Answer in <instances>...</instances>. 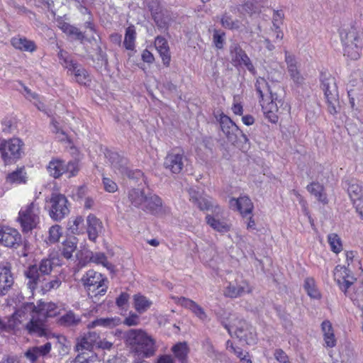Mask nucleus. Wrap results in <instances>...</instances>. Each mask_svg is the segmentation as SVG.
I'll list each match as a JSON object with an SVG mask.
<instances>
[{
  "label": "nucleus",
  "mask_w": 363,
  "mask_h": 363,
  "mask_svg": "<svg viewBox=\"0 0 363 363\" xmlns=\"http://www.w3.org/2000/svg\"><path fill=\"white\" fill-rule=\"evenodd\" d=\"M340 36L344 55L350 60L359 59L363 46V33L360 28L353 24L343 26Z\"/></svg>",
  "instance_id": "1"
},
{
  "label": "nucleus",
  "mask_w": 363,
  "mask_h": 363,
  "mask_svg": "<svg viewBox=\"0 0 363 363\" xmlns=\"http://www.w3.org/2000/svg\"><path fill=\"white\" fill-rule=\"evenodd\" d=\"M126 343L130 350L143 357L153 356L157 351L156 341L142 329H131L125 333Z\"/></svg>",
  "instance_id": "2"
},
{
  "label": "nucleus",
  "mask_w": 363,
  "mask_h": 363,
  "mask_svg": "<svg viewBox=\"0 0 363 363\" xmlns=\"http://www.w3.org/2000/svg\"><path fill=\"white\" fill-rule=\"evenodd\" d=\"M334 279L340 290L355 304L359 306L363 301V283L360 282L355 285L354 290L351 291L350 288L356 281V278L352 274L350 270L342 265H337L335 268Z\"/></svg>",
  "instance_id": "3"
},
{
  "label": "nucleus",
  "mask_w": 363,
  "mask_h": 363,
  "mask_svg": "<svg viewBox=\"0 0 363 363\" xmlns=\"http://www.w3.org/2000/svg\"><path fill=\"white\" fill-rule=\"evenodd\" d=\"M53 262L50 259H43L39 265H31L24 272L28 279V288L33 291L45 280V276L49 274L52 270Z\"/></svg>",
  "instance_id": "4"
},
{
  "label": "nucleus",
  "mask_w": 363,
  "mask_h": 363,
  "mask_svg": "<svg viewBox=\"0 0 363 363\" xmlns=\"http://www.w3.org/2000/svg\"><path fill=\"white\" fill-rule=\"evenodd\" d=\"M82 282L89 296L96 297L99 295L104 296L108 289L107 279L101 273L93 269L89 270L83 275Z\"/></svg>",
  "instance_id": "5"
},
{
  "label": "nucleus",
  "mask_w": 363,
  "mask_h": 363,
  "mask_svg": "<svg viewBox=\"0 0 363 363\" xmlns=\"http://www.w3.org/2000/svg\"><path fill=\"white\" fill-rule=\"evenodd\" d=\"M259 103L264 116L273 123L278 121L279 115L290 110L289 105L279 99L276 93L264 99V101H259Z\"/></svg>",
  "instance_id": "6"
},
{
  "label": "nucleus",
  "mask_w": 363,
  "mask_h": 363,
  "mask_svg": "<svg viewBox=\"0 0 363 363\" xmlns=\"http://www.w3.org/2000/svg\"><path fill=\"white\" fill-rule=\"evenodd\" d=\"M40 208L34 202L21 208L17 220L23 232L28 233L35 228L40 222Z\"/></svg>",
  "instance_id": "7"
},
{
  "label": "nucleus",
  "mask_w": 363,
  "mask_h": 363,
  "mask_svg": "<svg viewBox=\"0 0 363 363\" xmlns=\"http://www.w3.org/2000/svg\"><path fill=\"white\" fill-rule=\"evenodd\" d=\"M322 89L326 99L328 111L332 115L337 114L340 112V104L335 78L331 76L324 78L322 80Z\"/></svg>",
  "instance_id": "8"
},
{
  "label": "nucleus",
  "mask_w": 363,
  "mask_h": 363,
  "mask_svg": "<svg viewBox=\"0 0 363 363\" xmlns=\"http://www.w3.org/2000/svg\"><path fill=\"white\" fill-rule=\"evenodd\" d=\"M222 324L231 336H235L240 340H244L247 344L255 342L253 337H251L250 340L247 337V323L243 320L239 319L235 315H230L228 323L222 321ZM249 334L251 336L253 335L252 332H249Z\"/></svg>",
  "instance_id": "9"
},
{
  "label": "nucleus",
  "mask_w": 363,
  "mask_h": 363,
  "mask_svg": "<svg viewBox=\"0 0 363 363\" xmlns=\"http://www.w3.org/2000/svg\"><path fill=\"white\" fill-rule=\"evenodd\" d=\"M347 94L352 108H363V79L359 74L352 75L347 84Z\"/></svg>",
  "instance_id": "10"
},
{
  "label": "nucleus",
  "mask_w": 363,
  "mask_h": 363,
  "mask_svg": "<svg viewBox=\"0 0 363 363\" xmlns=\"http://www.w3.org/2000/svg\"><path fill=\"white\" fill-rule=\"evenodd\" d=\"M23 143L18 138H13L3 140L0 143L1 157L6 163H11L19 159L22 155Z\"/></svg>",
  "instance_id": "11"
},
{
  "label": "nucleus",
  "mask_w": 363,
  "mask_h": 363,
  "mask_svg": "<svg viewBox=\"0 0 363 363\" xmlns=\"http://www.w3.org/2000/svg\"><path fill=\"white\" fill-rule=\"evenodd\" d=\"M223 215V209L216 204L211 213L206 216V222L214 230L220 233H225L230 230L231 225Z\"/></svg>",
  "instance_id": "12"
},
{
  "label": "nucleus",
  "mask_w": 363,
  "mask_h": 363,
  "mask_svg": "<svg viewBox=\"0 0 363 363\" xmlns=\"http://www.w3.org/2000/svg\"><path fill=\"white\" fill-rule=\"evenodd\" d=\"M50 216L55 220H60L68 215L69 210L67 198L61 194H52L50 200Z\"/></svg>",
  "instance_id": "13"
},
{
  "label": "nucleus",
  "mask_w": 363,
  "mask_h": 363,
  "mask_svg": "<svg viewBox=\"0 0 363 363\" xmlns=\"http://www.w3.org/2000/svg\"><path fill=\"white\" fill-rule=\"evenodd\" d=\"M22 242L19 232L15 228L0 224V245L9 248H17Z\"/></svg>",
  "instance_id": "14"
},
{
  "label": "nucleus",
  "mask_w": 363,
  "mask_h": 363,
  "mask_svg": "<svg viewBox=\"0 0 363 363\" xmlns=\"http://www.w3.org/2000/svg\"><path fill=\"white\" fill-rule=\"evenodd\" d=\"M45 320H46L40 315H38L36 313H34L33 315H31L29 321L25 323L26 329L30 335H35L37 337L46 336L48 334L49 330L45 323Z\"/></svg>",
  "instance_id": "15"
},
{
  "label": "nucleus",
  "mask_w": 363,
  "mask_h": 363,
  "mask_svg": "<svg viewBox=\"0 0 363 363\" xmlns=\"http://www.w3.org/2000/svg\"><path fill=\"white\" fill-rule=\"evenodd\" d=\"M99 335L96 332H88L77 339L75 350L77 352H93L94 346L97 343Z\"/></svg>",
  "instance_id": "16"
},
{
  "label": "nucleus",
  "mask_w": 363,
  "mask_h": 363,
  "mask_svg": "<svg viewBox=\"0 0 363 363\" xmlns=\"http://www.w3.org/2000/svg\"><path fill=\"white\" fill-rule=\"evenodd\" d=\"M251 291L249 284L240 279H236L234 282H230L224 290V295L230 298H237Z\"/></svg>",
  "instance_id": "17"
},
{
  "label": "nucleus",
  "mask_w": 363,
  "mask_h": 363,
  "mask_svg": "<svg viewBox=\"0 0 363 363\" xmlns=\"http://www.w3.org/2000/svg\"><path fill=\"white\" fill-rule=\"evenodd\" d=\"M172 298L174 300L175 303L189 309L198 318H199L203 322L208 320V315L204 311L203 308L197 304L195 301L183 296H172Z\"/></svg>",
  "instance_id": "18"
},
{
  "label": "nucleus",
  "mask_w": 363,
  "mask_h": 363,
  "mask_svg": "<svg viewBox=\"0 0 363 363\" xmlns=\"http://www.w3.org/2000/svg\"><path fill=\"white\" fill-rule=\"evenodd\" d=\"M184 166V156L183 152L169 153L164 161V167L172 173L178 174L181 172Z\"/></svg>",
  "instance_id": "19"
},
{
  "label": "nucleus",
  "mask_w": 363,
  "mask_h": 363,
  "mask_svg": "<svg viewBox=\"0 0 363 363\" xmlns=\"http://www.w3.org/2000/svg\"><path fill=\"white\" fill-rule=\"evenodd\" d=\"M14 278L10 264L0 265V296L5 295L12 287Z\"/></svg>",
  "instance_id": "20"
},
{
  "label": "nucleus",
  "mask_w": 363,
  "mask_h": 363,
  "mask_svg": "<svg viewBox=\"0 0 363 363\" xmlns=\"http://www.w3.org/2000/svg\"><path fill=\"white\" fill-rule=\"evenodd\" d=\"M230 52L233 61L238 65H244L250 72L255 73V69L250 59L239 45H232Z\"/></svg>",
  "instance_id": "21"
},
{
  "label": "nucleus",
  "mask_w": 363,
  "mask_h": 363,
  "mask_svg": "<svg viewBox=\"0 0 363 363\" xmlns=\"http://www.w3.org/2000/svg\"><path fill=\"white\" fill-rule=\"evenodd\" d=\"M110 160L111 167L116 173L125 175L128 177H131L134 174H135L137 177L141 176L143 174L140 171L132 172V171L130 170L126 166V159L121 157L117 153H112L110 157Z\"/></svg>",
  "instance_id": "22"
},
{
  "label": "nucleus",
  "mask_w": 363,
  "mask_h": 363,
  "mask_svg": "<svg viewBox=\"0 0 363 363\" xmlns=\"http://www.w3.org/2000/svg\"><path fill=\"white\" fill-rule=\"evenodd\" d=\"M190 201L196 205L201 211H213L216 206L211 201V198L203 194L202 192L197 191L194 189L189 191Z\"/></svg>",
  "instance_id": "23"
},
{
  "label": "nucleus",
  "mask_w": 363,
  "mask_h": 363,
  "mask_svg": "<svg viewBox=\"0 0 363 363\" xmlns=\"http://www.w3.org/2000/svg\"><path fill=\"white\" fill-rule=\"evenodd\" d=\"M230 207L238 210L243 216L250 214L253 210V203L247 196H240L238 199H231L229 201Z\"/></svg>",
  "instance_id": "24"
},
{
  "label": "nucleus",
  "mask_w": 363,
  "mask_h": 363,
  "mask_svg": "<svg viewBox=\"0 0 363 363\" xmlns=\"http://www.w3.org/2000/svg\"><path fill=\"white\" fill-rule=\"evenodd\" d=\"M35 313L46 320L47 318L57 315L60 313V308L54 303L38 301L37 306H35Z\"/></svg>",
  "instance_id": "25"
},
{
  "label": "nucleus",
  "mask_w": 363,
  "mask_h": 363,
  "mask_svg": "<svg viewBox=\"0 0 363 363\" xmlns=\"http://www.w3.org/2000/svg\"><path fill=\"white\" fill-rule=\"evenodd\" d=\"M155 46L162 58L163 65L166 67H169L171 56L167 40L163 37L157 36L155 40Z\"/></svg>",
  "instance_id": "26"
},
{
  "label": "nucleus",
  "mask_w": 363,
  "mask_h": 363,
  "mask_svg": "<svg viewBox=\"0 0 363 363\" xmlns=\"http://www.w3.org/2000/svg\"><path fill=\"white\" fill-rule=\"evenodd\" d=\"M220 124L226 137L231 141L234 140L236 132L238 130L236 124L228 116L224 114L220 115Z\"/></svg>",
  "instance_id": "27"
},
{
  "label": "nucleus",
  "mask_w": 363,
  "mask_h": 363,
  "mask_svg": "<svg viewBox=\"0 0 363 363\" xmlns=\"http://www.w3.org/2000/svg\"><path fill=\"white\" fill-rule=\"evenodd\" d=\"M324 345L327 347H334L336 345L337 340L334 333L332 323L329 320H324L321 323Z\"/></svg>",
  "instance_id": "28"
},
{
  "label": "nucleus",
  "mask_w": 363,
  "mask_h": 363,
  "mask_svg": "<svg viewBox=\"0 0 363 363\" xmlns=\"http://www.w3.org/2000/svg\"><path fill=\"white\" fill-rule=\"evenodd\" d=\"M89 238L95 241L102 231V223L94 215H89L86 219Z\"/></svg>",
  "instance_id": "29"
},
{
  "label": "nucleus",
  "mask_w": 363,
  "mask_h": 363,
  "mask_svg": "<svg viewBox=\"0 0 363 363\" xmlns=\"http://www.w3.org/2000/svg\"><path fill=\"white\" fill-rule=\"evenodd\" d=\"M142 209L149 211L154 214H159L162 211V201L156 194H149Z\"/></svg>",
  "instance_id": "30"
},
{
  "label": "nucleus",
  "mask_w": 363,
  "mask_h": 363,
  "mask_svg": "<svg viewBox=\"0 0 363 363\" xmlns=\"http://www.w3.org/2000/svg\"><path fill=\"white\" fill-rule=\"evenodd\" d=\"M82 318L72 311H69L57 319V324L65 328H74L80 324Z\"/></svg>",
  "instance_id": "31"
},
{
  "label": "nucleus",
  "mask_w": 363,
  "mask_h": 363,
  "mask_svg": "<svg viewBox=\"0 0 363 363\" xmlns=\"http://www.w3.org/2000/svg\"><path fill=\"white\" fill-rule=\"evenodd\" d=\"M68 72L74 75L76 82L80 84L87 85L91 82L86 70L77 63L71 64V67L69 68Z\"/></svg>",
  "instance_id": "32"
},
{
  "label": "nucleus",
  "mask_w": 363,
  "mask_h": 363,
  "mask_svg": "<svg viewBox=\"0 0 363 363\" xmlns=\"http://www.w3.org/2000/svg\"><path fill=\"white\" fill-rule=\"evenodd\" d=\"M146 4L156 24L160 27H163L164 23L162 21V8L160 1L146 0Z\"/></svg>",
  "instance_id": "33"
},
{
  "label": "nucleus",
  "mask_w": 363,
  "mask_h": 363,
  "mask_svg": "<svg viewBox=\"0 0 363 363\" xmlns=\"http://www.w3.org/2000/svg\"><path fill=\"white\" fill-rule=\"evenodd\" d=\"M51 350V344L47 342L46 344L33 347L25 353L26 357L32 362H35L40 357H43L48 354Z\"/></svg>",
  "instance_id": "34"
},
{
  "label": "nucleus",
  "mask_w": 363,
  "mask_h": 363,
  "mask_svg": "<svg viewBox=\"0 0 363 363\" xmlns=\"http://www.w3.org/2000/svg\"><path fill=\"white\" fill-rule=\"evenodd\" d=\"M347 192L352 203L363 199V184L352 179L347 184Z\"/></svg>",
  "instance_id": "35"
},
{
  "label": "nucleus",
  "mask_w": 363,
  "mask_h": 363,
  "mask_svg": "<svg viewBox=\"0 0 363 363\" xmlns=\"http://www.w3.org/2000/svg\"><path fill=\"white\" fill-rule=\"evenodd\" d=\"M129 201L135 207L141 208L144 205L146 201L147 195H145L144 191L142 189H131L128 194Z\"/></svg>",
  "instance_id": "36"
},
{
  "label": "nucleus",
  "mask_w": 363,
  "mask_h": 363,
  "mask_svg": "<svg viewBox=\"0 0 363 363\" xmlns=\"http://www.w3.org/2000/svg\"><path fill=\"white\" fill-rule=\"evenodd\" d=\"M171 350L180 363H187L189 347L186 342L177 343Z\"/></svg>",
  "instance_id": "37"
},
{
  "label": "nucleus",
  "mask_w": 363,
  "mask_h": 363,
  "mask_svg": "<svg viewBox=\"0 0 363 363\" xmlns=\"http://www.w3.org/2000/svg\"><path fill=\"white\" fill-rule=\"evenodd\" d=\"M121 323V319L119 318H97L87 325L89 329L94 328L96 327H103L112 328L118 325Z\"/></svg>",
  "instance_id": "38"
},
{
  "label": "nucleus",
  "mask_w": 363,
  "mask_h": 363,
  "mask_svg": "<svg viewBox=\"0 0 363 363\" xmlns=\"http://www.w3.org/2000/svg\"><path fill=\"white\" fill-rule=\"evenodd\" d=\"M11 45L16 49L22 51L34 52L36 50V45L32 40L26 38L15 37L11 39Z\"/></svg>",
  "instance_id": "39"
},
{
  "label": "nucleus",
  "mask_w": 363,
  "mask_h": 363,
  "mask_svg": "<svg viewBox=\"0 0 363 363\" xmlns=\"http://www.w3.org/2000/svg\"><path fill=\"white\" fill-rule=\"evenodd\" d=\"M49 174L54 178H59L65 174V161L55 158L50 161L47 167Z\"/></svg>",
  "instance_id": "40"
},
{
  "label": "nucleus",
  "mask_w": 363,
  "mask_h": 363,
  "mask_svg": "<svg viewBox=\"0 0 363 363\" xmlns=\"http://www.w3.org/2000/svg\"><path fill=\"white\" fill-rule=\"evenodd\" d=\"M35 311V305L33 303H26L15 312V314L18 317V320H23L22 325H24L26 321L30 320Z\"/></svg>",
  "instance_id": "41"
},
{
  "label": "nucleus",
  "mask_w": 363,
  "mask_h": 363,
  "mask_svg": "<svg viewBox=\"0 0 363 363\" xmlns=\"http://www.w3.org/2000/svg\"><path fill=\"white\" fill-rule=\"evenodd\" d=\"M255 89L259 94V101H264V99L268 98L274 93L269 86L268 83L264 78H258L255 83Z\"/></svg>",
  "instance_id": "42"
},
{
  "label": "nucleus",
  "mask_w": 363,
  "mask_h": 363,
  "mask_svg": "<svg viewBox=\"0 0 363 363\" xmlns=\"http://www.w3.org/2000/svg\"><path fill=\"white\" fill-rule=\"evenodd\" d=\"M58 27L65 34L74 38L77 40H83L84 35L81 32L77 27L70 25L65 21H60L58 23Z\"/></svg>",
  "instance_id": "43"
},
{
  "label": "nucleus",
  "mask_w": 363,
  "mask_h": 363,
  "mask_svg": "<svg viewBox=\"0 0 363 363\" xmlns=\"http://www.w3.org/2000/svg\"><path fill=\"white\" fill-rule=\"evenodd\" d=\"M308 192L313 194L319 201L327 203L328 199L324 192V187L318 182H312L306 187Z\"/></svg>",
  "instance_id": "44"
},
{
  "label": "nucleus",
  "mask_w": 363,
  "mask_h": 363,
  "mask_svg": "<svg viewBox=\"0 0 363 363\" xmlns=\"http://www.w3.org/2000/svg\"><path fill=\"white\" fill-rule=\"evenodd\" d=\"M133 301L135 309L140 314L147 311L152 304L150 300L140 294H135Z\"/></svg>",
  "instance_id": "45"
},
{
  "label": "nucleus",
  "mask_w": 363,
  "mask_h": 363,
  "mask_svg": "<svg viewBox=\"0 0 363 363\" xmlns=\"http://www.w3.org/2000/svg\"><path fill=\"white\" fill-rule=\"evenodd\" d=\"M77 240L75 237L66 239L63 242L61 248L62 255L66 259H69L72 256V253L76 250Z\"/></svg>",
  "instance_id": "46"
},
{
  "label": "nucleus",
  "mask_w": 363,
  "mask_h": 363,
  "mask_svg": "<svg viewBox=\"0 0 363 363\" xmlns=\"http://www.w3.org/2000/svg\"><path fill=\"white\" fill-rule=\"evenodd\" d=\"M136 31L133 26H128L125 30L123 45L126 50L133 51L135 49Z\"/></svg>",
  "instance_id": "47"
},
{
  "label": "nucleus",
  "mask_w": 363,
  "mask_h": 363,
  "mask_svg": "<svg viewBox=\"0 0 363 363\" xmlns=\"http://www.w3.org/2000/svg\"><path fill=\"white\" fill-rule=\"evenodd\" d=\"M304 288L310 297L316 299L320 298V294L318 291L315 280L313 278L308 277L306 279Z\"/></svg>",
  "instance_id": "48"
},
{
  "label": "nucleus",
  "mask_w": 363,
  "mask_h": 363,
  "mask_svg": "<svg viewBox=\"0 0 363 363\" xmlns=\"http://www.w3.org/2000/svg\"><path fill=\"white\" fill-rule=\"evenodd\" d=\"M328 242L330 250L335 254H338L342 250V244L340 238L336 233H330L328 235Z\"/></svg>",
  "instance_id": "49"
},
{
  "label": "nucleus",
  "mask_w": 363,
  "mask_h": 363,
  "mask_svg": "<svg viewBox=\"0 0 363 363\" xmlns=\"http://www.w3.org/2000/svg\"><path fill=\"white\" fill-rule=\"evenodd\" d=\"M6 181L7 182L11 184L24 183L26 182V172L24 171V169H18L16 171H13L11 173L9 174L6 177Z\"/></svg>",
  "instance_id": "50"
},
{
  "label": "nucleus",
  "mask_w": 363,
  "mask_h": 363,
  "mask_svg": "<svg viewBox=\"0 0 363 363\" xmlns=\"http://www.w3.org/2000/svg\"><path fill=\"white\" fill-rule=\"evenodd\" d=\"M90 259L91 262L98 264H101L103 267H106L108 270L113 271V265L110 263L106 256L104 255V253L102 252H96L92 254L91 257H90Z\"/></svg>",
  "instance_id": "51"
},
{
  "label": "nucleus",
  "mask_w": 363,
  "mask_h": 363,
  "mask_svg": "<svg viewBox=\"0 0 363 363\" xmlns=\"http://www.w3.org/2000/svg\"><path fill=\"white\" fill-rule=\"evenodd\" d=\"M96 356L93 352H78L77 356L72 360V363H94Z\"/></svg>",
  "instance_id": "52"
},
{
  "label": "nucleus",
  "mask_w": 363,
  "mask_h": 363,
  "mask_svg": "<svg viewBox=\"0 0 363 363\" xmlns=\"http://www.w3.org/2000/svg\"><path fill=\"white\" fill-rule=\"evenodd\" d=\"M62 235V228L58 225H52L49 229L48 242L52 244L57 242Z\"/></svg>",
  "instance_id": "53"
},
{
  "label": "nucleus",
  "mask_w": 363,
  "mask_h": 363,
  "mask_svg": "<svg viewBox=\"0 0 363 363\" xmlns=\"http://www.w3.org/2000/svg\"><path fill=\"white\" fill-rule=\"evenodd\" d=\"M65 174H68V177L76 176L79 171V162L76 160L65 163Z\"/></svg>",
  "instance_id": "54"
},
{
  "label": "nucleus",
  "mask_w": 363,
  "mask_h": 363,
  "mask_svg": "<svg viewBox=\"0 0 363 363\" xmlns=\"http://www.w3.org/2000/svg\"><path fill=\"white\" fill-rule=\"evenodd\" d=\"M23 324V320H18V317L15 313L5 322V330H15L19 327L20 325Z\"/></svg>",
  "instance_id": "55"
},
{
  "label": "nucleus",
  "mask_w": 363,
  "mask_h": 363,
  "mask_svg": "<svg viewBox=\"0 0 363 363\" xmlns=\"http://www.w3.org/2000/svg\"><path fill=\"white\" fill-rule=\"evenodd\" d=\"M225 41V33L215 29L213 35V43L218 49H222Z\"/></svg>",
  "instance_id": "56"
},
{
  "label": "nucleus",
  "mask_w": 363,
  "mask_h": 363,
  "mask_svg": "<svg viewBox=\"0 0 363 363\" xmlns=\"http://www.w3.org/2000/svg\"><path fill=\"white\" fill-rule=\"evenodd\" d=\"M60 284H61V280L59 278L55 277L52 280L48 281L46 283H44V281H43L38 286V287H40L43 290H45V291H50L52 289H56L59 288Z\"/></svg>",
  "instance_id": "57"
},
{
  "label": "nucleus",
  "mask_w": 363,
  "mask_h": 363,
  "mask_svg": "<svg viewBox=\"0 0 363 363\" xmlns=\"http://www.w3.org/2000/svg\"><path fill=\"white\" fill-rule=\"evenodd\" d=\"M202 348L210 357H214L216 356V351L208 337L205 338L202 342Z\"/></svg>",
  "instance_id": "58"
},
{
  "label": "nucleus",
  "mask_w": 363,
  "mask_h": 363,
  "mask_svg": "<svg viewBox=\"0 0 363 363\" xmlns=\"http://www.w3.org/2000/svg\"><path fill=\"white\" fill-rule=\"evenodd\" d=\"M288 72L291 77V79L294 81V83L298 85L303 84L305 78L301 74L298 67L294 69H291L289 71H288Z\"/></svg>",
  "instance_id": "59"
},
{
  "label": "nucleus",
  "mask_w": 363,
  "mask_h": 363,
  "mask_svg": "<svg viewBox=\"0 0 363 363\" xmlns=\"http://www.w3.org/2000/svg\"><path fill=\"white\" fill-rule=\"evenodd\" d=\"M103 184L104 189L109 193H114L118 190V186L112 179L104 177Z\"/></svg>",
  "instance_id": "60"
},
{
  "label": "nucleus",
  "mask_w": 363,
  "mask_h": 363,
  "mask_svg": "<svg viewBox=\"0 0 363 363\" xmlns=\"http://www.w3.org/2000/svg\"><path fill=\"white\" fill-rule=\"evenodd\" d=\"M84 219L82 216L76 217L72 221L69 222V230L72 233H77L80 226L82 225Z\"/></svg>",
  "instance_id": "61"
},
{
  "label": "nucleus",
  "mask_w": 363,
  "mask_h": 363,
  "mask_svg": "<svg viewBox=\"0 0 363 363\" xmlns=\"http://www.w3.org/2000/svg\"><path fill=\"white\" fill-rule=\"evenodd\" d=\"M58 57L62 61V65L67 69L71 67V64H74L72 60L69 59L67 52L62 50H60L58 52Z\"/></svg>",
  "instance_id": "62"
},
{
  "label": "nucleus",
  "mask_w": 363,
  "mask_h": 363,
  "mask_svg": "<svg viewBox=\"0 0 363 363\" xmlns=\"http://www.w3.org/2000/svg\"><path fill=\"white\" fill-rule=\"evenodd\" d=\"M221 24L224 28L228 29L238 28L239 27L238 22L233 21L232 18L227 15H224L222 17Z\"/></svg>",
  "instance_id": "63"
},
{
  "label": "nucleus",
  "mask_w": 363,
  "mask_h": 363,
  "mask_svg": "<svg viewBox=\"0 0 363 363\" xmlns=\"http://www.w3.org/2000/svg\"><path fill=\"white\" fill-rule=\"evenodd\" d=\"M274 356L279 363H290L289 357L285 352L281 349L276 350Z\"/></svg>",
  "instance_id": "64"
}]
</instances>
